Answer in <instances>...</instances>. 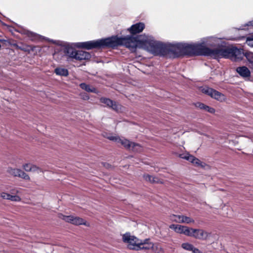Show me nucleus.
Wrapping results in <instances>:
<instances>
[{"mask_svg": "<svg viewBox=\"0 0 253 253\" xmlns=\"http://www.w3.org/2000/svg\"><path fill=\"white\" fill-rule=\"evenodd\" d=\"M191 235L197 239L205 240L208 238V233L203 229L191 228Z\"/></svg>", "mask_w": 253, "mask_h": 253, "instance_id": "1a4fd4ad", "label": "nucleus"}, {"mask_svg": "<svg viewBox=\"0 0 253 253\" xmlns=\"http://www.w3.org/2000/svg\"><path fill=\"white\" fill-rule=\"evenodd\" d=\"M55 73L58 75L63 76H67L69 74L68 71L67 69L60 68H56Z\"/></svg>", "mask_w": 253, "mask_h": 253, "instance_id": "5701e85b", "label": "nucleus"}, {"mask_svg": "<svg viewBox=\"0 0 253 253\" xmlns=\"http://www.w3.org/2000/svg\"><path fill=\"white\" fill-rule=\"evenodd\" d=\"M14 45L16 46V48H17V49H19L24 51H26L27 50V49L26 48L19 46L17 44H14Z\"/></svg>", "mask_w": 253, "mask_h": 253, "instance_id": "f704fd0d", "label": "nucleus"}, {"mask_svg": "<svg viewBox=\"0 0 253 253\" xmlns=\"http://www.w3.org/2000/svg\"><path fill=\"white\" fill-rule=\"evenodd\" d=\"M236 70L240 76L243 78H249L251 76V72L246 66L238 67Z\"/></svg>", "mask_w": 253, "mask_h": 253, "instance_id": "dca6fc26", "label": "nucleus"}, {"mask_svg": "<svg viewBox=\"0 0 253 253\" xmlns=\"http://www.w3.org/2000/svg\"><path fill=\"white\" fill-rule=\"evenodd\" d=\"M246 42L250 46L253 47V37H248Z\"/></svg>", "mask_w": 253, "mask_h": 253, "instance_id": "7c9ffc66", "label": "nucleus"}, {"mask_svg": "<svg viewBox=\"0 0 253 253\" xmlns=\"http://www.w3.org/2000/svg\"><path fill=\"white\" fill-rule=\"evenodd\" d=\"M8 200H9L11 201L19 202L21 201V198L17 195H11L9 194Z\"/></svg>", "mask_w": 253, "mask_h": 253, "instance_id": "cd10ccee", "label": "nucleus"}, {"mask_svg": "<svg viewBox=\"0 0 253 253\" xmlns=\"http://www.w3.org/2000/svg\"><path fill=\"white\" fill-rule=\"evenodd\" d=\"M51 42H54L53 40H51Z\"/></svg>", "mask_w": 253, "mask_h": 253, "instance_id": "e433bc0d", "label": "nucleus"}, {"mask_svg": "<svg viewBox=\"0 0 253 253\" xmlns=\"http://www.w3.org/2000/svg\"><path fill=\"white\" fill-rule=\"evenodd\" d=\"M108 139L110 140L114 141L117 142L119 143V140H120V138L117 137V136H111L108 137Z\"/></svg>", "mask_w": 253, "mask_h": 253, "instance_id": "473e14b6", "label": "nucleus"}, {"mask_svg": "<svg viewBox=\"0 0 253 253\" xmlns=\"http://www.w3.org/2000/svg\"><path fill=\"white\" fill-rule=\"evenodd\" d=\"M100 101L102 103L105 104L108 107L111 108L113 110L116 111H118L119 110V105L116 102L114 101L109 98L101 97L100 99Z\"/></svg>", "mask_w": 253, "mask_h": 253, "instance_id": "f8f14e48", "label": "nucleus"}, {"mask_svg": "<svg viewBox=\"0 0 253 253\" xmlns=\"http://www.w3.org/2000/svg\"><path fill=\"white\" fill-rule=\"evenodd\" d=\"M110 39V47L115 48L119 45H125L131 51H134L139 43L147 50L155 55L159 54L160 42L156 41L154 38L143 35L137 36H127L124 37L113 36Z\"/></svg>", "mask_w": 253, "mask_h": 253, "instance_id": "f257e3e1", "label": "nucleus"}, {"mask_svg": "<svg viewBox=\"0 0 253 253\" xmlns=\"http://www.w3.org/2000/svg\"><path fill=\"white\" fill-rule=\"evenodd\" d=\"M145 28V24L142 22H139L132 25L128 30L132 35H135L141 32Z\"/></svg>", "mask_w": 253, "mask_h": 253, "instance_id": "ddd939ff", "label": "nucleus"}, {"mask_svg": "<svg viewBox=\"0 0 253 253\" xmlns=\"http://www.w3.org/2000/svg\"><path fill=\"white\" fill-rule=\"evenodd\" d=\"M236 54V56H239V57L241 58L242 54L236 47L212 49L206 47L204 43L201 55L210 56L214 59L223 57L232 60H235V57L233 55Z\"/></svg>", "mask_w": 253, "mask_h": 253, "instance_id": "7ed1b4c3", "label": "nucleus"}, {"mask_svg": "<svg viewBox=\"0 0 253 253\" xmlns=\"http://www.w3.org/2000/svg\"><path fill=\"white\" fill-rule=\"evenodd\" d=\"M23 34L27 35L32 41L35 40L38 36L37 34L28 30L24 31Z\"/></svg>", "mask_w": 253, "mask_h": 253, "instance_id": "393cba45", "label": "nucleus"}, {"mask_svg": "<svg viewBox=\"0 0 253 253\" xmlns=\"http://www.w3.org/2000/svg\"><path fill=\"white\" fill-rule=\"evenodd\" d=\"M7 171L8 173L15 177H19L27 180H30L29 176L20 169L8 168Z\"/></svg>", "mask_w": 253, "mask_h": 253, "instance_id": "9d476101", "label": "nucleus"}, {"mask_svg": "<svg viewBox=\"0 0 253 253\" xmlns=\"http://www.w3.org/2000/svg\"><path fill=\"white\" fill-rule=\"evenodd\" d=\"M204 110H205L207 112H209L211 114H214L215 112V110L213 108L211 107L208 105H206L205 108L204 109Z\"/></svg>", "mask_w": 253, "mask_h": 253, "instance_id": "c85d7f7f", "label": "nucleus"}, {"mask_svg": "<svg viewBox=\"0 0 253 253\" xmlns=\"http://www.w3.org/2000/svg\"><path fill=\"white\" fill-rule=\"evenodd\" d=\"M143 178L147 181H149L152 183H159V179L156 177L153 176L149 174H144Z\"/></svg>", "mask_w": 253, "mask_h": 253, "instance_id": "412c9836", "label": "nucleus"}, {"mask_svg": "<svg viewBox=\"0 0 253 253\" xmlns=\"http://www.w3.org/2000/svg\"><path fill=\"white\" fill-rule=\"evenodd\" d=\"M110 39H102L96 41H90L85 42L77 43L79 48H84L87 50L102 47H110Z\"/></svg>", "mask_w": 253, "mask_h": 253, "instance_id": "39448f33", "label": "nucleus"}, {"mask_svg": "<svg viewBox=\"0 0 253 253\" xmlns=\"http://www.w3.org/2000/svg\"><path fill=\"white\" fill-rule=\"evenodd\" d=\"M246 25L247 26H253V20L249 22Z\"/></svg>", "mask_w": 253, "mask_h": 253, "instance_id": "c9c22d12", "label": "nucleus"}, {"mask_svg": "<svg viewBox=\"0 0 253 253\" xmlns=\"http://www.w3.org/2000/svg\"><path fill=\"white\" fill-rule=\"evenodd\" d=\"M170 229H173L176 233L183 234L186 236L191 235V228L181 225L171 224L169 226Z\"/></svg>", "mask_w": 253, "mask_h": 253, "instance_id": "9b49d317", "label": "nucleus"}, {"mask_svg": "<svg viewBox=\"0 0 253 253\" xmlns=\"http://www.w3.org/2000/svg\"><path fill=\"white\" fill-rule=\"evenodd\" d=\"M123 241L127 244L129 249L138 251L139 239L136 237L131 236L129 233H126L123 236Z\"/></svg>", "mask_w": 253, "mask_h": 253, "instance_id": "423d86ee", "label": "nucleus"}, {"mask_svg": "<svg viewBox=\"0 0 253 253\" xmlns=\"http://www.w3.org/2000/svg\"><path fill=\"white\" fill-rule=\"evenodd\" d=\"M119 143H120L122 145H123L126 149H130L132 145V147L133 149H134V147L137 146L140 148V146L134 143H131L129 140L126 139H121L120 138V140H119Z\"/></svg>", "mask_w": 253, "mask_h": 253, "instance_id": "f3484780", "label": "nucleus"}, {"mask_svg": "<svg viewBox=\"0 0 253 253\" xmlns=\"http://www.w3.org/2000/svg\"><path fill=\"white\" fill-rule=\"evenodd\" d=\"M80 86L82 89L88 92H95L96 91L95 88L93 87H91L89 85L85 83H81L80 84Z\"/></svg>", "mask_w": 253, "mask_h": 253, "instance_id": "aec40b11", "label": "nucleus"}, {"mask_svg": "<svg viewBox=\"0 0 253 253\" xmlns=\"http://www.w3.org/2000/svg\"><path fill=\"white\" fill-rule=\"evenodd\" d=\"M64 52L68 57L67 60L68 61L73 59L79 61L88 60L91 57V55L89 52L83 50L77 51L69 44L65 46Z\"/></svg>", "mask_w": 253, "mask_h": 253, "instance_id": "20e7f679", "label": "nucleus"}, {"mask_svg": "<svg viewBox=\"0 0 253 253\" xmlns=\"http://www.w3.org/2000/svg\"><path fill=\"white\" fill-rule=\"evenodd\" d=\"M173 216L175 217L174 220L178 223H185L187 224L194 223V220L190 217L183 215H173Z\"/></svg>", "mask_w": 253, "mask_h": 253, "instance_id": "4468645a", "label": "nucleus"}, {"mask_svg": "<svg viewBox=\"0 0 253 253\" xmlns=\"http://www.w3.org/2000/svg\"><path fill=\"white\" fill-rule=\"evenodd\" d=\"M193 164L197 166H201L202 167H204L202 162H201L200 160L196 157L195 158L194 161H193Z\"/></svg>", "mask_w": 253, "mask_h": 253, "instance_id": "c756f323", "label": "nucleus"}, {"mask_svg": "<svg viewBox=\"0 0 253 253\" xmlns=\"http://www.w3.org/2000/svg\"><path fill=\"white\" fill-rule=\"evenodd\" d=\"M196 107L200 108V109L204 110L206 105L201 102H197L195 104Z\"/></svg>", "mask_w": 253, "mask_h": 253, "instance_id": "2f4dec72", "label": "nucleus"}, {"mask_svg": "<svg viewBox=\"0 0 253 253\" xmlns=\"http://www.w3.org/2000/svg\"><path fill=\"white\" fill-rule=\"evenodd\" d=\"M152 250L154 253H165L163 248L158 245L155 246L154 245Z\"/></svg>", "mask_w": 253, "mask_h": 253, "instance_id": "a878e982", "label": "nucleus"}, {"mask_svg": "<svg viewBox=\"0 0 253 253\" xmlns=\"http://www.w3.org/2000/svg\"><path fill=\"white\" fill-rule=\"evenodd\" d=\"M73 224L76 225H84L85 226H88L89 224H87L86 221L83 218H80L77 216H74L73 220L72 222Z\"/></svg>", "mask_w": 253, "mask_h": 253, "instance_id": "a211bd4d", "label": "nucleus"}, {"mask_svg": "<svg viewBox=\"0 0 253 253\" xmlns=\"http://www.w3.org/2000/svg\"><path fill=\"white\" fill-rule=\"evenodd\" d=\"M238 50L240 51L242 54L241 58H239V56H236L237 54H235V55L234 54L233 56L235 57V60H232V61L235 62L241 61L245 56L249 62V66L253 69V53L251 52H246L245 53L243 49L238 48Z\"/></svg>", "mask_w": 253, "mask_h": 253, "instance_id": "6e6552de", "label": "nucleus"}, {"mask_svg": "<svg viewBox=\"0 0 253 253\" xmlns=\"http://www.w3.org/2000/svg\"><path fill=\"white\" fill-rule=\"evenodd\" d=\"M179 157L181 159L186 160L192 163H193V161H194V159L195 158L193 156H192L188 153L179 154Z\"/></svg>", "mask_w": 253, "mask_h": 253, "instance_id": "4be33fe9", "label": "nucleus"}, {"mask_svg": "<svg viewBox=\"0 0 253 253\" xmlns=\"http://www.w3.org/2000/svg\"><path fill=\"white\" fill-rule=\"evenodd\" d=\"M9 195V194H8V193H6L5 192H2L0 194V197L3 199L8 200Z\"/></svg>", "mask_w": 253, "mask_h": 253, "instance_id": "72a5a7b5", "label": "nucleus"}, {"mask_svg": "<svg viewBox=\"0 0 253 253\" xmlns=\"http://www.w3.org/2000/svg\"><path fill=\"white\" fill-rule=\"evenodd\" d=\"M139 244L138 251L141 250H152L154 246V244L150 242L149 239H145L143 241L139 240Z\"/></svg>", "mask_w": 253, "mask_h": 253, "instance_id": "2eb2a0df", "label": "nucleus"}, {"mask_svg": "<svg viewBox=\"0 0 253 253\" xmlns=\"http://www.w3.org/2000/svg\"><path fill=\"white\" fill-rule=\"evenodd\" d=\"M23 168L26 171H36L39 169L38 167L31 164H25L23 165Z\"/></svg>", "mask_w": 253, "mask_h": 253, "instance_id": "6ab92c4d", "label": "nucleus"}, {"mask_svg": "<svg viewBox=\"0 0 253 253\" xmlns=\"http://www.w3.org/2000/svg\"><path fill=\"white\" fill-rule=\"evenodd\" d=\"M204 43L187 44L177 43L175 44H165L160 42L159 54L165 56L169 54L173 55L174 57L181 55H201Z\"/></svg>", "mask_w": 253, "mask_h": 253, "instance_id": "f03ea898", "label": "nucleus"}, {"mask_svg": "<svg viewBox=\"0 0 253 253\" xmlns=\"http://www.w3.org/2000/svg\"><path fill=\"white\" fill-rule=\"evenodd\" d=\"M203 93L208 94L211 97L219 101H223L225 100V95L221 92L209 87H205L202 89Z\"/></svg>", "mask_w": 253, "mask_h": 253, "instance_id": "0eeeda50", "label": "nucleus"}, {"mask_svg": "<svg viewBox=\"0 0 253 253\" xmlns=\"http://www.w3.org/2000/svg\"><path fill=\"white\" fill-rule=\"evenodd\" d=\"M86 98L88 99L89 98L88 96H86Z\"/></svg>", "mask_w": 253, "mask_h": 253, "instance_id": "4c0bfd02", "label": "nucleus"}, {"mask_svg": "<svg viewBox=\"0 0 253 253\" xmlns=\"http://www.w3.org/2000/svg\"><path fill=\"white\" fill-rule=\"evenodd\" d=\"M74 216H73V215L66 216V215H64L63 214H61V216H60V217L61 218H62L64 220H65V221L72 224Z\"/></svg>", "mask_w": 253, "mask_h": 253, "instance_id": "bb28decb", "label": "nucleus"}, {"mask_svg": "<svg viewBox=\"0 0 253 253\" xmlns=\"http://www.w3.org/2000/svg\"><path fill=\"white\" fill-rule=\"evenodd\" d=\"M181 247L186 251L192 252H193L194 249L195 248L193 245L188 243H184L182 244Z\"/></svg>", "mask_w": 253, "mask_h": 253, "instance_id": "b1692460", "label": "nucleus"}]
</instances>
